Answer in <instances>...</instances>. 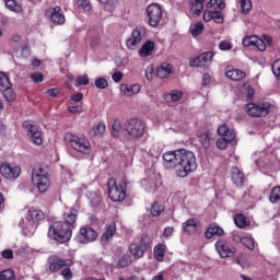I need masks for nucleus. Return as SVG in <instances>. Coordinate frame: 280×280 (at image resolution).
<instances>
[{
	"label": "nucleus",
	"instance_id": "nucleus-1",
	"mask_svg": "<svg viewBox=\"0 0 280 280\" xmlns=\"http://www.w3.org/2000/svg\"><path fill=\"white\" fill-rule=\"evenodd\" d=\"M162 159L164 161V165L170 170H175V174L179 178H187V176L196 172L198 167L196 154L185 149L165 152L162 155Z\"/></svg>",
	"mask_w": 280,
	"mask_h": 280
},
{
	"label": "nucleus",
	"instance_id": "nucleus-2",
	"mask_svg": "<svg viewBox=\"0 0 280 280\" xmlns=\"http://www.w3.org/2000/svg\"><path fill=\"white\" fill-rule=\"evenodd\" d=\"M78 220L77 210H70L63 214V221H55L48 229V237L65 244L71 240L73 235V229H75V222Z\"/></svg>",
	"mask_w": 280,
	"mask_h": 280
},
{
	"label": "nucleus",
	"instance_id": "nucleus-3",
	"mask_svg": "<svg viewBox=\"0 0 280 280\" xmlns=\"http://www.w3.org/2000/svg\"><path fill=\"white\" fill-rule=\"evenodd\" d=\"M32 183L38 189L39 194H45L51 186L49 173L40 167L34 168L32 174Z\"/></svg>",
	"mask_w": 280,
	"mask_h": 280
},
{
	"label": "nucleus",
	"instance_id": "nucleus-4",
	"mask_svg": "<svg viewBox=\"0 0 280 280\" xmlns=\"http://www.w3.org/2000/svg\"><path fill=\"white\" fill-rule=\"evenodd\" d=\"M108 196L113 202H121L126 200V182H117L115 178H110L107 183Z\"/></svg>",
	"mask_w": 280,
	"mask_h": 280
},
{
	"label": "nucleus",
	"instance_id": "nucleus-5",
	"mask_svg": "<svg viewBox=\"0 0 280 280\" xmlns=\"http://www.w3.org/2000/svg\"><path fill=\"white\" fill-rule=\"evenodd\" d=\"M65 139L69 142L70 148L75 150V152H80L81 154H89L91 152V142L89 139H86V137L67 133Z\"/></svg>",
	"mask_w": 280,
	"mask_h": 280
},
{
	"label": "nucleus",
	"instance_id": "nucleus-6",
	"mask_svg": "<svg viewBox=\"0 0 280 280\" xmlns=\"http://www.w3.org/2000/svg\"><path fill=\"white\" fill-rule=\"evenodd\" d=\"M218 135L223 137L217 141V148L219 150H226L229 143H233L237 137L235 129H231L226 125H220L218 127Z\"/></svg>",
	"mask_w": 280,
	"mask_h": 280
},
{
	"label": "nucleus",
	"instance_id": "nucleus-7",
	"mask_svg": "<svg viewBox=\"0 0 280 280\" xmlns=\"http://www.w3.org/2000/svg\"><path fill=\"white\" fill-rule=\"evenodd\" d=\"M127 139H141L145 135V122L141 119L132 118L126 122Z\"/></svg>",
	"mask_w": 280,
	"mask_h": 280
},
{
	"label": "nucleus",
	"instance_id": "nucleus-8",
	"mask_svg": "<svg viewBox=\"0 0 280 280\" xmlns=\"http://www.w3.org/2000/svg\"><path fill=\"white\" fill-rule=\"evenodd\" d=\"M244 47H257L259 51H266V47L272 45V37L266 35L262 38H259L256 35L247 36L243 39Z\"/></svg>",
	"mask_w": 280,
	"mask_h": 280
},
{
	"label": "nucleus",
	"instance_id": "nucleus-9",
	"mask_svg": "<svg viewBox=\"0 0 280 280\" xmlns=\"http://www.w3.org/2000/svg\"><path fill=\"white\" fill-rule=\"evenodd\" d=\"M147 16L150 27H156L163 19V9L156 3L147 7Z\"/></svg>",
	"mask_w": 280,
	"mask_h": 280
},
{
	"label": "nucleus",
	"instance_id": "nucleus-10",
	"mask_svg": "<svg viewBox=\"0 0 280 280\" xmlns=\"http://www.w3.org/2000/svg\"><path fill=\"white\" fill-rule=\"evenodd\" d=\"M272 110V105L270 103H249L246 105V112L250 117H266Z\"/></svg>",
	"mask_w": 280,
	"mask_h": 280
},
{
	"label": "nucleus",
	"instance_id": "nucleus-11",
	"mask_svg": "<svg viewBox=\"0 0 280 280\" xmlns=\"http://www.w3.org/2000/svg\"><path fill=\"white\" fill-rule=\"evenodd\" d=\"M145 36V28L136 27L132 30L130 37L126 42V47L131 51H135L139 45H141V40Z\"/></svg>",
	"mask_w": 280,
	"mask_h": 280
},
{
	"label": "nucleus",
	"instance_id": "nucleus-12",
	"mask_svg": "<svg viewBox=\"0 0 280 280\" xmlns=\"http://www.w3.org/2000/svg\"><path fill=\"white\" fill-rule=\"evenodd\" d=\"M47 262L51 272H60L61 268H69L73 266V261L71 259H62L57 255L49 256Z\"/></svg>",
	"mask_w": 280,
	"mask_h": 280
},
{
	"label": "nucleus",
	"instance_id": "nucleus-13",
	"mask_svg": "<svg viewBox=\"0 0 280 280\" xmlns=\"http://www.w3.org/2000/svg\"><path fill=\"white\" fill-rule=\"evenodd\" d=\"M215 250L220 255L221 259H226V257H235L237 248L226 241H218L215 243Z\"/></svg>",
	"mask_w": 280,
	"mask_h": 280
},
{
	"label": "nucleus",
	"instance_id": "nucleus-14",
	"mask_svg": "<svg viewBox=\"0 0 280 280\" xmlns=\"http://www.w3.org/2000/svg\"><path fill=\"white\" fill-rule=\"evenodd\" d=\"M75 240L79 244H91L97 240V232L91 226H83L79 230Z\"/></svg>",
	"mask_w": 280,
	"mask_h": 280
},
{
	"label": "nucleus",
	"instance_id": "nucleus-15",
	"mask_svg": "<svg viewBox=\"0 0 280 280\" xmlns=\"http://www.w3.org/2000/svg\"><path fill=\"white\" fill-rule=\"evenodd\" d=\"M0 174L7 180H16L21 176V166L16 164L4 163L0 166Z\"/></svg>",
	"mask_w": 280,
	"mask_h": 280
},
{
	"label": "nucleus",
	"instance_id": "nucleus-16",
	"mask_svg": "<svg viewBox=\"0 0 280 280\" xmlns=\"http://www.w3.org/2000/svg\"><path fill=\"white\" fill-rule=\"evenodd\" d=\"M24 128L27 130V135L31 139V141L35 145H42L43 144V131L38 129L37 126L32 125L30 122H23Z\"/></svg>",
	"mask_w": 280,
	"mask_h": 280
},
{
	"label": "nucleus",
	"instance_id": "nucleus-17",
	"mask_svg": "<svg viewBox=\"0 0 280 280\" xmlns=\"http://www.w3.org/2000/svg\"><path fill=\"white\" fill-rule=\"evenodd\" d=\"M46 16L55 23V25H63L66 19L62 14V9L60 7L50 8L46 11Z\"/></svg>",
	"mask_w": 280,
	"mask_h": 280
},
{
	"label": "nucleus",
	"instance_id": "nucleus-18",
	"mask_svg": "<svg viewBox=\"0 0 280 280\" xmlns=\"http://www.w3.org/2000/svg\"><path fill=\"white\" fill-rule=\"evenodd\" d=\"M139 93H141V85L139 84H120V95H124V97H135V95H139Z\"/></svg>",
	"mask_w": 280,
	"mask_h": 280
},
{
	"label": "nucleus",
	"instance_id": "nucleus-19",
	"mask_svg": "<svg viewBox=\"0 0 280 280\" xmlns=\"http://www.w3.org/2000/svg\"><path fill=\"white\" fill-rule=\"evenodd\" d=\"M225 75L234 82H240V80H244V78H246V72L233 66H228L225 68Z\"/></svg>",
	"mask_w": 280,
	"mask_h": 280
},
{
	"label": "nucleus",
	"instance_id": "nucleus-20",
	"mask_svg": "<svg viewBox=\"0 0 280 280\" xmlns=\"http://www.w3.org/2000/svg\"><path fill=\"white\" fill-rule=\"evenodd\" d=\"M20 226L26 237H32V235L36 233L38 224L34 221H30L28 219H23Z\"/></svg>",
	"mask_w": 280,
	"mask_h": 280
},
{
	"label": "nucleus",
	"instance_id": "nucleus-21",
	"mask_svg": "<svg viewBox=\"0 0 280 280\" xmlns=\"http://www.w3.org/2000/svg\"><path fill=\"white\" fill-rule=\"evenodd\" d=\"M198 141L202 145L203 150H209L211 143H213V133L209 131H203L198 135Z\"/></svg>",
	"mask_w": 280,
	"mask_h": 280
},
{
	"label": "nucleus",
	"instance_id": "nucleus-22",
	"mask_svg": "<svg viewBox=\"0 0 280 280\" xmlns=\"http://www.w3.org/2000/svg\"><path fill=\"white\" fill-rule=\"evenodd\" d=\"M115 233H117V225L115 223L106 225L105 232L103 233L101 238L102 244H108L110 240L115 237Z\"/></svg>",
	"mask_w": 280,
	"mask_h": 280
},
{
	"label": "nucleus",
	"instance_id": "nucleus-23",
	"mask_svg": "<svg viewBox=\"0 0 280 280\" xmlns=\"http://www.w3.org/2000/svg\"><path fill=\"white\" fill-rule=\"evenodd\" d=\"M112 136L115 139H118V137H128L126 131V122L121 125L119 120H115L112 127Z\"/></svg>",
	"mask_w": 280,
	"mask_h": 280
},
{
	"label": "nucleus",
	"instance_id": "nucleus-24",
	"mask_svg": "<svg viewBox=\"0 0 280 280\" xmlns=\"http://www.w3.org/2000/svg\"><path fill=\"white\" fill-rule=\"evenodd\" d=\"M25 219L38 224L40 220H45V213L42 210L31 208L27 211Z\"/></svg>",
	"mask_w": 280,
	"mask_h": 280
},
{
	"label": "nucleus",
	"instance_id": "nucleus-25",
	"mask_svg": "<svg viewBox=\"0 0 280 280\" xmlns=\"http://www.w3.org/2000/svg\"><path fill=\"white\" fill-rule=\"evenodd\" d=\"M182 229L184 233L194 235L198 231V219H189L183 223Z\"/></svg>",
	"mask_w": 280,
	"mask_h": 280
},
{
	"label": "nucleus",
	"instance_id": "nucleus-26",
	"mask_svg": "<svg viewBox=\"0 0 280 280\" xmlns=\"http://www.w3.org/2000/svg\"><path fill=\"white\" fill-rule=\"evenodd\" d=\"M154 51V42L147 40L139 50L140 58H148Z\"/></svg>",
	"mask_w": 280,
	"mask_h": 280
},
{
	"label": "nucleus",
	"instance_id": "nucleus-27",
	"mask_svg": "<svg viewBox=\"0 0 280 280\" xmlns=\"http://www.w3.org/2000/svg\"><path fill=\"white\" fill-rule=\"evenodd\" d=\"M174 73V67L171 63L163 62L159 68H158V75L161 79L168 78V75H172Z\"/></svg>",
	"mask_w": 280,
	"mask_h": 280
},
{
	"label": "nucleus",
	"instance_id": "nucleus-28",
	"mask_svg": "<svg viewBox=\"0 0 280 280\" xmlns=\"http://www.w3.org/2000/svg\"><path fill=\"white\" fill-rule=\"evenodd\" d=\"M141 185L149 194H154L159 189V184L154 178L142 179Z\"/></svg>",
	"mask_w": 280,
	"mask_h": 280
},
{
	"label": "nucleus",
	"instance_id": "nucleus-29",
	"mask_svg": "<svg viewBox=\"0 0 280 280\" xmlns=\"http://www.w3.org/2000/svg\"><path fill=\"white\" fill-rule=\"evenodd\" d=\"M231 174H232V180L235 185H237L238 187L244 185V173L240 171V168L235 166L232 167Z\"/></svg>",
	"mask_w": 280,
	"mask_h": 280
},
{
	"label": "nucleus",
	"instance_id": "nucleus-30",
	"mask_svg": "<svg viewBox=\"0 0 280 280\" xmlns=\"http://www.w3.org/2000/svg\"><path fill=\"white\" fill-rule=\"evenodd\" d=\"M129 252L133 258L141 259V257H143V255L145 253V249L142 246H140L139 244L132 243L129 246Z\"/></svg>",
	"mask_w": 280,
	"mask_h": 280
},
{
	"label": "nucleus",
	"instance_id": "nucleus-31",
	"mask_svg": "<svg viewBox=\"0 0 280 280\" xmlns=\"http://www.w3.org/2000/svg\"><path fill=\"white\" fill-rule=\"evenodd\" d=\"M256 165L257 167H259V170H272V163H270V158L264 156V153H261L259 160H256Z\"/></svg>",
	"mask_w": 280,
	"mask_h": 280
},
{
	"label": "nucleus",
	"instance_id": "nucleus-32",
	"mask_svg": "<svg viewBox=\"0 0 280 280\" xmlns=\"http://www.w3.org/2000/svg\"><path fill=\"white\" fill-rule=\"evenodd\" d=\"M214 235H224V230L218 225H210L206 231L207 240H211Z\"/></svg>",
	"mask_w": 280,
	"mask_h": 280
},
{
	"label": "nucleus",
	"instance_id": "nucleus-33",
	"mask_svg": "<svg viewBox=\"0 0 280 280\" xmlns=\"http://www.w3.org/2000/svg\"><path fill=\"white\" fill-rule=\"evenodd\" d=\"M106 132V125L104 122H98L94 125L90 130L91 137H102Z\"/></svg>",
	"mask_w": 280,
	"mask_h": 280
},
{
	"label": "nucleus",
	"instance_id": "nucleus-34",
	"mask_svg": "<svg viewBox=\"0 0 280 280\" xmlns=\"http://www.w3.org/2000/svg\"><path fill=\"white\" fill-rule=\"evenodd\" d=\"M165 250H167V246H165V244H160L154 247V257L158 261H163Z\"/></svg>",
	"mask_w": 280,
	"mask_h": 280
},
{
	"label": "nucleus",
	"instance_id": "nucleus-35",
	"mask_svg": "<svg viewBox=\"0 0 280 280\" xmlns=\"http://www.w3.org/2000/svg\"><path fill=\"white\" fill-rule=\"evenodd\" d=\"M5 7L11 12H15L16 14L23 12V7L21 4L16 3V0H4Z\"/></svg>",
	"mask_w": 280,
	"mask_h": 280
},
{
	"label": "nucleus",
	"instance_id": "nucleus-36",
	"mask_svg": "<svg viewBox=\"0 0 280 280\" xmlns=\"http://www.w3.org/2000/svg\"><path fill=\"white\" fill-rule=\"evenodd\" d=\"M189 32L191 36L196 38L197 36H200V34L205 32V25L202 24V22H196L194 25L190 26Z\"/></svg>",
	"mask_w": 280,
	"mask_h": 280
},
{
	"label": "nucleus",
	"instance_id": "nucleus-37",
	"mask_svg": "<svg viewBox=\"0 0 280 280\" xmlns=\"http://www.w3.org/2000/svg\"><path fill=\"white\" fill-rule=\"evenodd\" d=\"M234 222L238 229H246V226L249 224L248 219L244 214H236L234 217Z\"/></svg>",
	"mask_w": 280,
	"mask_h": 280
},
{
	"label": "nucleus",
	"instance_id": "nucleus-38",
	"mask_svg": "<svg viewBox=\"0 0 280 280\" xmlns=\"http://www.w3.org/2000/svg\"><path fill=\"white\" fill-rule=\"evenodd\" d=\"M213 56H215V54L206 51L199 56V60H201V65H203V67H209L213 60Z\"/></svg>",
	"mask_w": 280,
	"mask_h": 280
},
{
	"label": "nucleus",
	"instance_id": "nucleus-39",
	"mask_svg": "<svg viewBox=\"0 0 280 280\" xmlns=\"http://www.w3.org/2000/svg\"><path fill=\"white\" fill-rule=\"evenodd\" d=\"M130 264H132V256H130V254H128V253L122 254L118 258L119 268H127V266H130Z\"/></svg>",
	"mask_w": 280,
	"mask_h": 280
},
{
	"label": "nucleus",
	"instance_id": "nucleus-40",
	"mask_svg": "<svg viewBox=\"0 0 280 280\" xmlns=\"http://www.w3.org/2000/svg\"><path fill=\"white\" fill-rule=\"evenodd\" d=\"M206 8L210 10V8H214V10H224L226 8V3H224V0H210Z\"/></svg>",
	"mask_w": 280,
	"mask_h": 280
},
{
	"label": "nucleus",
	"instance_id": "nucleus-41",
	"mask_svg": "<svg viewBox=\"0 0 280 280\" xmlns=\"http://www.w3.org/2000/svg\"><path fill=\"white\" fill-rule=\"evenodd\" d=\"M237 3L241 5L242 14H248L253 10V2L250 0H237Z\"/></svg>",
	"mask_w": 280,
	"mask_h": 280
},
{
	"label": "nucleus",
	"instance_id": "nucleus-42",
	"mask_svg": "<svg viewBox=\"0 0 280 280\" xmlns=\"http://www.w3.org/2000/svg\"><path fill=\"white\" fill-rule=\"evenodd\" d=\"M10 86H12L10 78L5 75V73L0 72V91H5V89H10Z\"/></svg>",
	"mask_w": 280,
	"mask_h": 280
},
{
	"label": "nucleus",
	"instance_id": "nucleus-43",
	"mask_svg": "<svg viewBox=\"0 0 280 280\" xmlns=\"http://www.w3.org/2000/svg\"><path fill=\"white\" fill-rule=\"evenodd\" d=\"M0 280H16V276L14 275V270L4 269L0 271Z\"/></svg>",
	"mask_w": 280,
	"mask_h": 280
},
{
	"label": "nucleus",
	"instance_id": "nucleus-44",
	"mask_svg": "<svg viewBox=\"0 0 280 280\" xmlns=\"http://www.w3.org/2000/svg\"><path fill=\"white\" fill-rule=\"evenodd\" d=\"M161 144L159 143H153L150 149H149V154L150 156H153V159H159V156H161Z\"/></svg>",
	"mask_w": 280,
	"mask_h": 280
},
{
	"label": "nucleus",
	"instance_id": "nucleus-45",
	"mask_svg": "<svg viewBox=\"0 0 280 280\" xmlns=\"http://www.w3.org/2000/svg\"><path fill=\"white\" fill-rule=\"evenodd\" d=\"M144 250H148L152 246V237L148 234H143L139 244Z\"/></svg>",
	"mask_w": 280,
	"mask_h": 280
},
{
	"label": "nucleus",
	"instance_id": "nucleus-46",
	"mask_svg": "<svg viewBox=\"0 0 280 280\" xmlns=\"http://www.w3.org/2000/svg\"><path fill=\"white\" fill-rule=\"evenodd\" d=\"M2 93L7 102H14V100L16 98V93H14V90H12V86L3 90Z\"/></svg>",
	"mask_w": 280,
	"mask_h": 280
},
{
	"label": "nucleus",
	"instance_id": "nucleus-47",
	"mask_svg": "<svg viewBox=\"0 0 280 280\" xmlns=\"http://www.w3.org/2000/svg\"><path fill=\"white\" fill-rule=\"evenodd\" d=\"M269 200L273 205L279 202V200H280V186H276V187L272 188Z\"/></svg>",
	"mask_w": 280,
	"mask_h": 280
},
{
	"label": "nucleus",
	"instance_id": "nucleus-48",
	"mask_svg": "<svg viewBox=\"0 0 280 280\" xmlns=\"http://www.w3.org/2000/svg\"><path fill=\"white\" fill-rule=\"evenodd\" d=\"M202 8H205L203 2L195 1L190 7V11L192 14H195V16H199V14L202 12Z\"/></svg>",
	"mask_w": 280,
	"mask_h": 280
},
{
	"label": "nucleus",
	"instance_id": "nucleus-49",
	"mask_svg": "<svg viewBox=\"0 0 280 280\" xmlns=\"http://www.w3.org/2000/svg\"><path fill=\"white\" fill-rule=\"evenodd\" d=\"M163 205L159 203V202H154L151 207V214L154 218H159V215H161V213H163Z\"/></svg>",
	"mask_w": 280,
	"mask_h": 280
},
{
	"label": "nucleus",
	"instance_id": "nucleus-50",
	"mask_svg": "<svg viewBox=\"0 0 280 280\" xmlns=\"http://www.w3.org/2000/svg\"><path fill=\"white\" fill-rule=\"evenodd\" d=\"M98 3H103V5H105V10H107V12H113V10H115V5H117V0H97Z\"/></svg>",
	"mask_w": 280,
	"mask_h": 280
},
{
	"label": "nucleus",
	"instance_id": "nucleus-51",
	"mask_svg": "<svg viewBox=\"0 0 280 280\" xmlns=\"http://www.w3.org/2000/svg\"><path fill=\"white\" fill-rule=\"evenodd\" d=\"M243 246H246L248 250H255V238L250 235L244 236Z\"/></svg>",
	"mask_w": 280,
	"mask_h": 280
},
{
	"label": "nucleus",
	"instance_id": "nucleus-52",
	"mask_svg": "<svg viewBox=\"0 0 280 280\" xmlns=\"http://www.w3.org/2000/svg\"><path fill=\"white\" fill-rule=\"evenodd\" d=\"M88 198H90L92 207H96V205H100V202H102V197L97 192H89Z\"/></svg>",
	"mask_w": 280,
	"mask_h": 280
},
{
	"label": "nucleus",
	"instance_id": "nucleus-53",
	"mask_svg": "<svg viewBox=\"0 0 280 280\" xmlns=\"http://www.w3.org/2000/svg\"><path fill=\"white\" fill-rule=\"evenodd\" d=\"M94 84L96 89H108V80L104 77H98Z\"/></svg>",
	"mask_w": 280,
	"mask_h": 280
},
{
	"label": "nucleus",
	"instance_id": "nucleus-54",
	"mask_svg": "<svg viewBox=\"0 0 280 280\" xmlns=\"http://www.w3.org/2000/svg\"><path fill=\"white\" fill-rule=\"evenodd\" d=\"M168 97L171 102H180L183 100V92L178 90H173L170 94Z\"/></svg>",
	"mask_w": 280,
	"mask_h": 280
},
{
	"label": "nucleus",
	"instance_id": "nucleus-55",
	"mask_svg": "<svg viewBox=\"0 0 280 280\" xmlns=\"http://www.w3.org/2000/svg\"><path fill=\"white\" fill-rule=\"evenodd\" d=\"M212 21L218 24L224 23V15H222V11H212Z\"/></svg>",
	"mask_w": 280,
	"mask_h": 280
},
{
	"label": "nucleus",
	"instance_id": "nucleus-56",
	"mask_svg": "<svg viewBox=\"0 0 280 280\" xmlns=\"http://www.w3.org/2000/svg\"><path fill=\"white\" fill-rule=\"evenodd\" d=\"M89 84V75L83 74L75 79V86H86Z\"/></svg>",
	"mask_w": 280,
	"mask_h": 280
},
{
	"label": "nucleus",
	"instance_id": "nucleus-57",
	"mask_svg": "<svg viewBox=\"0 0 280 280\" xmlns=\"http://www.w3.org/2000/svg\"><path fill=\"white\" fill-rule=\"evenodd\" d=\"M271 69H272V73L277 78V80H280V59L276 60L272 63Z\"/></svg>",
	"mask_w": 280,
	"mask_h": 280
},
{
	"label": "nucleus",
	"instance_id": "nucleus-58",
	"mask_svg": "<svg viewBox=\"0 0 280 280\" xmlns=\"http://www.w3.org/2000/svg\"><path fill=\"white\" fill-rule=\"evenodd\" d=\"M219 49L221 51H230V49H233V44H231L229 40H222L219 44Z\"/></svg>",
	"mask_w": 280,
	"mask_h": 280
},
{
	"label": "nucleus",
	"instance_id": "nucleus-59",
	"mask_svg": "<svg viewBox=\"0 0 280 280\" xmlns=\"http://www.w3.org/2000/svg\"><path fill=\"white\" fill-rule=\"evenodd\" d=\"M244 235L242 234V232H234L233 233V236H232V240L233 242H235L236 244H240V243H244Z\"/></svg>",
	"mask_w": 280,
	"mask_h": 280
},
{
	"label": "nucleus",
	"instance_id": "nucleus-60",
	"mask_svg": "<svg viewBox=\"0 0 280 280\" xmlns=\"http://www.w3.org/2000/svg\"><path fill=\"white\" fill-rule=\"evenodd\" d=\"M61 276L63 277L65 280H71L73 279V272H71V269L69 267H66L61 271Z\"/></svg>",
	"mask_w": 280,
	"mask_h": 280
},
{
	"label": "nucleus",
	"instance_id": "nucleus-61",
	"mask_svg": "<svg viewBox=\"0 0 280 280\" xmlns=\"http://www.w3.org/2000/svg\"><path fill=\"white\" fill-rule=\"evenodd\" d=\"M31 79L33 80V82H36L38 84L39 82H43L44 77L40 72H34L31 74Z\"/></svg>",
	"mask_w": 280,
	"mask_h": 280
},
{
	"label": "nucleus",
	"instance_id": "nucleus-62",
	"mask_svg": "<svg viewBox=\"0 0 280 280\" xmlns=\"http://www.w3.org/2000/svg\"><path fill=\"white\" fill-rule=\"evenodd\" d=\"M189 65H190V67H205V66L202 65V61H201V59H200V56H198V57L191 59L190 62H189Z\"/></svg>",
	"mask_w": 280,
	"mask_h": 280
},
{
	"label": "nucleus",
	"instance_id": "nucleus-63",
	"mask_svg": "<svg viewBox=\"0 0 280 280\" xmlns=\"http://www.w3.org/2000/svg\"><path fill=\"white\" fill-rule=\"evenodd\" d=\"M79 5L81 8H83V10H85V12L91 11V2L86 1V0H79Z\"/></svg>",
	"mask_w": 280,
	"mask_h": 280
},
{
	"label": "nucleus",
	"instance_id": "nucleus-64",
	"mask_svg": "<svg viewBox=\"0 0 280 280\" xmlns=\"http://www.w3.org/2000/svg\"><path fill=\"white\" fill-rule=\"evenodd\" d=\"M245 89H246V98L253 100L255 95V89H253L250 85H245Z\"/></svg>",
	"mask_w": 280,
	"mask_h": 280
}]
</instances>
